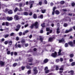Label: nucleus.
Instances as JSON below:
<instances>
[{"label":"nucleus","instance_id":"nucleus-1","mask_svg":"<svg viewBox=\"0 0 75 75\" xmlns=\"http://www.w3.org/2000/svg\"><path fill=\"white\" fill-rule=\"evenodd\" d=\"M51 56L54 58L57 57V52H55L54 53H52V54Z\"/></svg>","mask_w":75,"mask_h":75},{"label":"nucleus","instance_id":"nucleus-2","mask_svg":"<svg viewBox=\"0 0 75 75\" xmlns=\"http://www.w3.org/2000/svg\"><path fill=\"white\" fill-rule=\"evenodd\" d=\"M29 3L31 4L30 6V8H31L33 7V5L34 3V1H29Z\"/></svg>","mask_w":75,"mask_h":75},{"label":"nucleus","instance_id":"nucleus-3","mask_svg":"<svg viewBox=\"0 0 75 75\" xmlns=\"http://www.w3.org/2000/svg\"><path fill=\"white\" fill-rule=\"evenodd\" d=\"M33 71L34 74H37L38 73V70H37V68L35 67L34 68Z\"/></svg>","mask_w":75,"mask_h":75},{"label":"nucleus","instance_id":"nucleus-4","mask_svg":"<svg viewBox=\"0 0 75 75\" xmlns=\"http://www.w3.org/2000/svg\"><path fill=\"white\" fill-rule=\"evenodd\" d=\"M34 26H35L36 28H38V22H36L34 24Z\"/></svg>","mask_w":75,"mask_h":75},{"label":"nucleus","instance_id":"nucleus-5","mask_svg":"<svg viewBox=\"0 0 75 75\" xmlns=\"http://www.w3.org/2000/svg\"><path fill=\"white\" fill-rule=\"evenodd\" d=\"M62 51V49H59V52H58V55H62V53H61Z\"/></svg>","mask_w":75,"mask_h":75},{"label":"nucleus","instance_id":"nucleus-6","mask_svg":"<svg viewBox=\"0 0 75 75\" xmlns=\"http://www.w3.org/2000/svg\"><path fill=\"white\" fill-rule=\"evenodd\" d=\"M7 19L8 21H11V20H13V17H8L7 18Z\"/></svg>","mask_w":75,"mask_h":75},{"label":"nucleus","instance_id":"nucleus-7","mask_svg":"<svg viewBox=\"0 0 75 75\" xmlns=\"http://www.w3.org/2000/svg\"><path fill=\"white\" fill-rule=\"evenodd\" d=\"M74 72L73 70H71L70 71H69L68 72V73L69 74V73H70L71 74V75H74Z\"/></svg>","mask_w":75,"mask_h":75},{"label":"nucleus","instance_id":"nucleus-8","mask_svg":"<svg viewBox=\"0 0 75 75\" xmlns=\"http://www.w3.org/2000/svg\"><path fill=\"white\" fill-rule=\"evenodd\" d=\"M59 43H61V42H63V43H64V42H65V41L64 39H62V40H59Z\"/></svg>","mask_w":75,"mask_h":75},{"label":"nucleus","instance_id":"nucleus-9","mask_svg":"<svg viewBox=\"0 0 75 75\" xmlns=\"http://www.w3.org/2000/svg\"><path fill=\"white\" fill-rule=\"evenodd\" d=\"M14 18V19H15V20H18L19 19L18 16L17 15L15 16Z\"/></svg>","mask_w":75,"mask_h":75},{"label":"nucleus","instance_id":"nucleus-10","mask_svg":"<svg viewBox=\"0 0 75 75\" xmlns=\"http://www.w3.org/2000/svg\"><path fill=\"white\" fill-rule=\"evenodd\" d=\"M29 31L28 30H26L24 31V32H23V35H25L26 33H28Z\"/></svg>","mask_w":75,"mask_h":75},{"label":"nucleus","instance_id":"nucleus-11","mask_svg":"<svg viewBox=\"0 0 75 75\" xmlns=\"http://www.w3.org/2000/svg\"><path fill=\"white\" fill-rule=\"evenodd\" d=\"M55 9H56L55 7H53V12H52V15H54V13H55Z\"/></svg>","mask_w":75,"mask_h":75},{"label":"nucleus","instance_id":"nucleus-12","mask_svg":"<svg viewBox=\"0 0 75 75\" xmlns=\"http://www.w3.org/2000/svg\"><path fill=\"white\" fill-rule=\"evenodd\" d=\"M0 64L1 65V66H3L4 65V62H3L2 61L0 62Z\"/></svg>","mask_w":75,"mask_h":75},{"label":"nucleus","instance_id":"nucleus-13","mask_svg":"<svg viewBox=\"0 0 75 75\" xmlns=\"http://www.w3.org/2000/svg\"><path fill=\"white\" fill-rule=\"evenodd\" d=\"M69 44L71 45V47H72L73 46V43L72 42H69Z\"/></svg>","mask_w":75,"mask_h":75},{"label":"nucleus","instance_id":"nucleus-14","mask_svg":"<svg viewBox=\"0 0 75 75\" xmlns=\"http://www.w3.org/2000/svg\"><path fill=\"white\" fill-rule=\"evenodd\" d=\"M57 34H59L60 33V30H59V29L58 28L57 29Z\"/></svg>","mask_w":75,"mask_h":75},{"label":"nucleus","instance_id":"nucleus-15","mask_svg":"<svg viewBox=\"0 0 75 75\" xmlns=\"http://www.w3.org/2000/svg\"><path fill=\"white\" fill-rule=\"evenodd\" d=\"M8 13L9 14H13V11L11 10H10L8 11Z\"/></svg>","mask_w":75,"mask_h":75},{"label":"nucleus","instance_id":"nucleus-16","mask_svg":"<svg viewBox=\"0 0 75 75\" xmlns=\"http://www.w3.org/2000/svg\"><path fill=\"white\" fill-rule=\"evenodd\" d=\"M49 41L50 42H51L52 41H53V39L51 38H49Z\"/></svg>","mask_w":75,"mask_h":75},{"label":"nucleus","instance_id":"nucleus-17","mask_svg":"<svg viewBox=\"0 0 75 75\" xmlns=\"http://www.w3.org/2000/svg\"><path fill=\"white\" fill-rule=\"evenodd\" d=\"M41 26L42 27H45V23H43L42 24H41Z\"/></svg>","mask_w":75,"mask_h":75},{"label":"nucleus","instance_id":"nucleus-18","mask_svg":"<svg viewBox=\"0 0 75 75\" xmlns=\"http://www.w3.org/2000/svg\"><path fill=\"white\" fill-rule=\"evenodd\" d=\"M55 13L56 14H59V11H58V10H56L55 11Z\"/></svg>","mask_w":75,"mask_h":75},{"label":"nucleus","instance_id":"nucleus-19","mask_svg":"<svg viewBox=\"0 0 75 75\" xmlns=\"http://www.w3.org/2000/svg\"><path fill=\"white\" fill-rule=\"evenodd\" d=\"M24 14L25 16H28V13L27 12H25L24 13Z\"/></svg>","mask_w":75,"mask_h":75},{"label":"nucleus","instance_id":"nucleus-20","mask_svg":"<svg viewBox=\"0 0 75 75\" xmlns=\"http://www.w3.org/2000/svg\"><path fill=\"white\" fill-rule=\"evenodd\" d=\"M37 15H36V14H33V18H34L35 19V18H37Z\"/></svg>","mask_w":75,"mask_h":75},{"label":"nucleus","instance_id":"nucleus-21","mask_svg":"<svg viewBox=\"0 0 75 75\" xmlns=\"http://www.w3.org/2000/svg\"><path fill=\"white\" fill-rule=\"evenodd\" d=\"M48 61V60L47 59H45L44 60V62L45 63H47V62Z\"/></svg>","mask_w":75,"mask_h":75},{"label":"nucleus","instance_id":"nucleus-22","mask_svg":"<svg viewBox=\"0 0 75 75\" xmlns=\"http://www.w3.org/2000/svg\"><path fill=\"white\" fill-rule=\"evenodd\" d=\"M8 44L9 45H12V41H9L8 42Z\"/></svg>","mask_w":75,"mask_h":75},{"label":"nucleus","instance_id":"nucleus-23","mask_svg":"<svg viewBox=\"0 0 75 75\" xmlns=\"http://www.w3.org/2000/svg\"><path fill=\"white\" fill-rule=\"evenodd\" d=\"M64 46L66 47H68V44L67 43H65Z\"/></svg>","mask_w":75,"mask_h":75},{"label":"nucleus","instance_id":"nucleus-24","mask_svg":"<svg viewBox=\"0 0 75 75\" xmlns=\"http://www.w3.org/2000/svg\"><path fill=\"white\" fill-rule=\"evenodd\" d=\"M46 10L45 9H42V13H45V12Z\"/></svg>","mask_w":75,"mask_h":75},{"label":"nucleus","instance_id":"nucleus-25","mask_svg":"<svg viewBox=\"0 0 75 75\" xmlns=\"http://www.w3.org/2000/svg\"><path fill=\"white\" fill-rule=\"evenodd\" d=\"M6 25V26H8L9 25V23L8 22H6L5 23Z\"/></svg>","mask_w":75,"mask_h":75},{"label":"nucleus","instance_id":"nucleus-26","mask_svg":"<svg viewBox=\"0 0 75 75\" xmlns=\"http://www.w3.org/2000/svg\"><path fill=\"white\" fill-rule=\"evenodd\" d=\"M64 3H65V2L64 1H62L60 2V4H64Z\"/></svg>","mask_w":75,"mask_h":75},{"label":"nucleus","instance_id":"nucleus-27","mask_svg":"<svg viewBox=\"0 0 75 75\" xmlns=\"http://www.w3.org/2000/svg\"><path fill=\"white\" fill-rule=\"evenodd\" d=\"M45 72L46 74H47V73H48L49 72H50V70H45Z\"/></svg>","mask_w":75,"mask_h":75},{"label":"nucleus","instance_id":"nucleus-28","mask_svg":"<svg viewBox=\"0 0 75 75\" xmlns=\"http://www.w3.org/2000/svg\"><path fill=\"white\" fill-rule=\"evenodd\" d=\"M56 71H57V70H58V69H59V67H58V66H56Z\"/></svg>","mask_w":75,"mask_h":75},{"label":"nucleus","instance_id":"nucleus-29","mask_svg":"<svg viewBox=\"0 0 75 75\" xmlns=\"http://www.w3.org/2000/svg\"><path fill=\"white\" fill-rule=\"evenodd\" d=\"M44 3L45 4H47V3H48V2H47V0H45L44 1Z\"/></svg>","mask_w":75,"mask_h":75},{"label":"nucleus","instance_id":"nucleus-30","mask_svg":"<svg viewBox=\"0 0 75 75\" xmlns=\"http://www.w3.org/2000/svg\"><path fill=\"white\" fill-rule=\"evenodd\" d=\"M20 27H21V26L20 25H18L17 26V28H20Z\"/></svg>","mask_w":75,"mask_h":75},{"label":"nucleus","instance_id":"nucleus-31","mask_svg":"<svg viewBox=\"0 0 75 75\" xmlns=\"http://www.w3.org/2000/svg\"><path fill=\"white\" fill-rule=\"evenodd\" d=\"M64 26L65 27H67L68 26V24L67 23H64Z\"/></svg>","mask_w":75,"mask_h":75},{"label":"nucleus","instance_id":"nucleus-32","mask_svg":"<svg viewBox=\"0 0 75 75\" xmlns=\"http://www.w3.org/2000/svg\"><path fill=\"white\" fill-rule=\"evenodd\" d=\"M75 3L74 2H73L71 3V6L72 7L74 6H75Z\"/></svg>","mask_w":75,"mask_h":75},{"label":"nucleus","instance_id":"nucleus-33","mask_svg":"<svg viewBox=\"0 0 75 75\" xmlns=\"http://www.w3.org/2000/svg\"><path fill=\"white\" fill-rule=\"evenodd\" d=\"M17 63H14L13 64V67H16V65H17Z\"/></svg>","mask_w":75,"mask_h":75},{"label":"nucleus","instance_id":"nucleus-34","mask_svg":"<svg viewBox=\"0 0 75 75\" xmlns=\"http://www.w3.org/2000/svg\"><path fill=\"white\" fill-rule=\"evenodd\" d=\"M17 10H18V8H16L14 11V12H16Z\"/></svg>","mask_w":75,"mask_h":75},{"label":"nucleus","instance_id":"nucleus-35","mask_svg":"<svg viewBox=\"0 0 75 75\" xmlns=\"http://www.w3.org/2000/svg\"><path fill=\"white\" fill-rule=\"evenodd\" d=\"M70 57H74V54H71L70 55Z\"/></svg>","mask_w":75,"mask_h":75},{"label":"nucleus","instance_id":"nucleus-36","mask_svg":"<svg viewBox=\"0 0 75 75\" xmlns=\"http://www.w3.org/2000/svg\"><path fill=\"white\" fill-rule=\"evenodd\" d=\"M74 65H75V63L74 62H73L71 63V66H74Z\"/></svg>","mask_w":75,"mask_h":75},{"label":"nucleus","instance_id":"nucleus-37","mask_svg":"<svg viewBox=\"0 0 75 75\" xmlns=\"http://www.w3.org/2000/svg\"><path fill=\"white\" fill-rule=\"evenodd\" d=\"M33 59L32 58H31V59H30V60H29V61L30 62H32V61H33Z\"/></svg>","mask_w":75,"mask_h":75},{"label":"nucleus","instance_id":"nucleus-38","mask_svg":"<svg viewBox=\"0 0 75 75\" xmlns=\"http://www.w3.org/2000/svg\"><path fill=\"white\" fill-rule=\"evenodd\" d=\"M59 61V59H57L56 60V62H58Z\"/></svg>","mask_w":75,"mask_h":75},{"label":"nucleus","instance_id":"nucleus-39","mask_svg":"<svg viewBox=\"0 0 75 75\" xmlns=\"http://www.w3.org/2000/svg\"><path fill=\"white\" fill-rule=\"evenodd\" d=\"M7 44H8V41H6L4 42V44L5 45H7Z\"/></svg>","mask_w":75,"mask_h":75},{"label":"nucleus","instance_id":"nucleus-40","mask_svg":"<svg viewBox=\"0 0 75 75\" xmlns=\"http://www.w3.org/2000/svg\"><path fill=\"white\" fill-rule=\"evenodd\" d=\"M34 24H33L30 26V28H33V27H34Z\"/></svg>","mask_w":75,"mask_h":75},{"label":"nucleus","instance_id":"nucleus-41","mask_svg":"<svg viewBox=\"0 0 75 75\" xmlns=\"http://www.w3.org/2000/svg\"><path fill=\"white\" fill-rule=\"evenodd\" d=\"M26 68H27V69H31V67H30V66H27L26 67Z\"/></svg>","mask_w":75,"mask_h":75},{"label":"nucleus","instance_id":"nucleus-42","mask_svg":"<svg viewBox=\"0 0 75 75\" xmlns=\"http://www.w3.org/2000/svg\"><path fill=\"white\" fill-rule=\"evenodd\" d=\"M60 59L61 62H62L63 61V58L61 57L60 58Z\"/></svg>","mask_w":75,"mask_h":75},{"label":"nucleus","instance_id":"nucleus-43","mask_svg":"<svg viewBox=\"0 0 75 75\" xmlns=\"http://www.w3.org/2000/svg\"><path fill=\"white\" fill-rule=\"evenodd\" d=\"M59 70H61L62 71H63L64 70V68L62 67H61L59 69Z\"/></svg>","mask_w":75,"mask_h":75},{"label":"nucleus","instance_id":"nucleus-44","mask_svg":"<svg viewBox=\"0 0 75 75\" xmlns=\"http://www.w3.org/2000/svg\"><path fill=\"white\" fill-rule=\"evenodd\" d=\"M28 74H30L31 73V70H29L27 72Z\"/></svg>","mask_w":75,"mask_h":75},{"label":"nucleus","instance_id":"nucleus-45","mask_svg":"<svg viewBox=\"0 0 75 75\" xmlns=\"http://www.w3.org/2000/svg\"><path fill=\"white\" fill-rule=\"evenodd\" d=\"M48 67H46L45 69V71H46L47 70H48Z\"/></svg>","mask_w":75,"mask_h":75},{"label":"nucleus","instance_id":"nucleus-46","mask_svg":"<svg viewBox=\"0 0 75 75\" xmlns=\"http://www.w3.org/2000/svg\"><path fill=\"white\" fill-rule=\"evenodd\" d=\"M46 31H50V28H46Z\"/></svg>","mask_w":75,"mask_h":75},{"label":"nucleus","instance_id":"nucleus-47","mask_svg":"<svg viewBox=\"0 0 75 75\" xmlns=\"http://www.w3.org/2000/svg\"><path fill=\"white\" fill-rule=\"evenodd\" d=\"M17 46L18 48H21V46L20 45L18 44L17 45Z\"/></svg>","mask_w":75,"mask_h":75},{"label":"nucleus","instance_id":"nucleus-48","mask_svg":"<svg viewBox=\"0 0 75 75\" xmlns=\"http://www.w3.org/2000/svg\"><path fill=\"white\" fill-rule=\"evenodd\" d=\"M40 18H41V19L43 18V15H41L40 16Z\"/></svg>","mask_w":75,"mask_h":75},{"label":"nucleus","instance_id":"nucleus-49","mask_svg":"<svg viewBox=\"0 0 75 75\" xmlns=\"http://www.w3.org/2000/svg\"><path fill=\"white\" fill-rule=\"evenodd\" d=\"M25 42V40H21V42H22V43H23V42Z\"/></svg>","mask_w":75,"mask_h":75},{"label":"nucleus","instance_id":"nucleus-50","mask_svg":"<svg viewBox=\"0 0 75 75\" xmlns=\"http://www.w3.org/2000/svg\"><path fill=\"white\" fill-rule=\"evenodd\" d=\"M39 5H40V6H41V4H42V2H41V1L39 2Z\"/></svg>","mask_w":75,"mask_h":75},{"label":"nucleus","instance_id":"nucleus-51","mask_svg":"<svg viewBox=\"0 0 75 75\" xmlns=\"http://www.w3.org/2000/svg\"><path fill=\"white\" fill-rule=\"evenodd\" d=\"M7 54H10V51H8L7 52Z\"/></svg>","mask_w":75,"mask_h":75},{"label":"nucleus","instance_id":"nucleus-52","mask_svg":"<svg viewBox=\"0 0 75 75\" xmlns=\"http://www.w3.org/2000/svg\"><path fill=\"white\" fill-rule=\"evenodd\" d=\"M14 34V33H12L10 34V35L11 36H13V35Z\"/></svg>","mask_w":75,"mask_h":75},{"label":"nucleus","instance_id":"nucleus-53","mask_svg":"<svg viewBox=\"0 0 75 75\" xmlns=\"http://www.w3.org/2000/svg\"><path fill=\"white\" fill-rule=\"evenodd\" d=\"M69 30H66L65 32V33H69Z\"/></svg>","mask_w":75,"mask_h":75},{"label":"nucleus","instance_id":"nucleus-54","mask_svg":"<svg viewBox=\"0 0 75 75\" xmlns=\"http://www.w3.org/2000/svg\"><path fill=\"white\" fill-rule=\"evenodd\" d=\"M25 68V67H21V69H22V70H24V69Z\"/></svg>","mask_w":75,"mask_h":75},{"label":"nucleus","instance_id":"nucleus-55","mask_svg":"<svg viewBox=\"0 0 75 75\" xmlns=\"http://www.w3.org/2000/svg\"><path fill=\"white\" fill-rule=\"evenodd\" d=\"M17 52H15L14 53V55H17Z\"/></svg>","mask_w":75,"mask_h":75},{"label":"nucleus","instance_id":"nucleus-56","mask_svg":"<svg viewBox=\"0 0 75 75\" xmlns=\"http://www.w3.org/2000/svg\"><path fill=\"white\" fill-rule=\"evenodd\" d=\"M33 14V13L32 12H30L29 13V16H32V15Z\"/></svg>","mask_w":75,"mask_h":75},{"label":"nucleus","instance_id":"nucleus-57","mask_svg":"<svg viewBox=\"0 0 75 75\" xmlns=\"http://www.w3.org/2000/svg\"><path fill=\"white\" fill-rule=\"evenodd\" d=\"M69 61L70 62H72V61H73V59H70Z\"/></svg>","mask_w":75,"mask_h":75},{"label":"nucleus","instance_id":"nucleus-58","mask_svg":"<svg viewBox=\"0 0 75 75\" xmlns=\"http://www.w3.org/2000/svg\"><path fill=\"white\" fill-rule=\"evenodd\" d=\"M8 37V35H6L5 36V38H7V37Z\"/></svg>","mask_w":75,"mask_h":75},{"label":"nucleus","instance_id":"nucleus-59","mask_svg":"<svg viewBox=\"0 0 75 75\" xmlns=\"http://www.w3.org/2000/svg\"><path fill=\"white\" fill-rule=\"evenodd\" d=\"M32 37H33V36L31 35H30L29 36V37L30 38H31Z\"/></svg>","mask_w":75,"mask_h":75},{"label":"nucleus","instance_id":"nucleus-60","mask_svg":"<svg viewBox=\"0 0 75 75\" xmlns=\"http://www.w3.org/2000/svg\"><path fill=\"white\" fill-rule=\"evenodd\" d=\"M28 25V24H27L25 25V28H26V27H27Z\"/></svg>","mask_w":75,"mask_h":75},{"label":"nucleus","instance_id":"nucleus-61","mask_svg":"<svg viewBox=\"0 0 75 75\" xmlns=\"http://www.w3.org/2000/svg\"><path fill=\"white\" fill-rule=\"evenodd\" d=\"M69 30V32L71 31H72V28H70Z\"/></svg>","mask_w":75,"mask_h":75},{"label":"nucleus","instance_id":"nucleus-62","mask_svg":"<svg viewBox=\"0 0 75 75\" xmlns=\"http://www.w3.org/2000/svg\"><path fill=\"white\" fill-rule=\"evenodd\" d=\"M50 5L51 6H53L54 5V3H50Z\"/></svg>","mask_w":75,"mask_h":75},{"label":"nucleus","instance_id":"nucleus-63","mask_svg":"<svg viewBox=\"0 0 75 75\" xmlns=\"http://www.w3.org/2000/svg\"><path fill=\"white\" fill-rule=\"evenodd\" d=\"M16 39L17 41H18V40H19V38H18V37H17L16 38Z\"/></svg>","mask_w":75,"mask_h":75},{"label":"nucleus","instance_id":"nucleus-64","mask_svg":"<svg viewBox=\"0 0 75 75\" xmlns=\"http://www.w3.org/2000/svg\"><path fill=\"white\" fill-rule=\"evenodd\" d=\"M22 32H20L19 33V35L21 36V35H22Z\"/></svg>","mask_w":75,"mask_h":75}]
</instances>
